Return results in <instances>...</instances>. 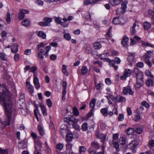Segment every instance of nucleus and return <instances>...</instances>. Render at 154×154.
Returning a JSON list of instances; mask_svg holds the SVG:
<instances>
[{"label": "nucleus", "instance_id": "obj_27", "mask_svg": "<svg viewBox=\"0 0 154 154\" xmlns=\"http://www.w3.org/2000/svg\"><path fill=\"white\" fill-rule=\"evenodd\" d=\"M113 23L115 24H121L122 23L120 22V20L118 17L114 18L112 21Z\"/></svg>", "mask_w": 154, "mask_h": 154}, {"label": "nucleus", "instance_id": "obj_13", "mask_svg": "<svg viewBox=\"0 0 154 154\" xmlns=\"http://www.w3.org/2000/svg\"><path fill=\"white\" fill-rule=\"evenodd\" d=\"M33 104L35 106V109L34 110V113L35 117H36L37 121H38V115L37 114V112H38V105L37 104H36L35 102L34 101L33 102Z\"/></svg>", "mask_w": 154, "mask_h": 154}, {"label": "nucleus", "instance_id": "obj_28", "mask_svg": "<svg viewBox=\"0 0 154 154\" xmlns=\"http://www.w3.org/2000/svg\"><path fill=\"white\" fill-rule=\"evenodd\" d=\"M96 100L95 99H93L90 103V107L91 108V109H94V107Z\"/></svg>", "mask_w": 154, "mask_h": 154}, {"label": "nucleus", "instance_id": "obj_46", "mask_svg": "<svg viewBox=\"0 0 154 154\" xmlns=\"http://www.w3.org/2000/svg\"><path fill=\"white\" fill-rule=\"evenodd\" d=\"M78 120L75 119H73L72 120L71 119L69 120L68 124L70 125H72L74 123H77L78 122Z\"/></svg>", "mask_w": 154, "mask_h": 154}, {"label": "nucleus", "instance_id": "obj_29", "mask_svg": "<svg viewBox=\"0 0 154 154\" xmlns=\"http://www.w3.org/2000/svg\"><path fill=\"white\" fill-rule=\"evenodd\" d=\"M88 68L86 66H83L81 69L82 73V75L86 74L88 72Z\"/></svg>", "mask_w": 154, "mask_h": 154}, {"label": "nucleus", "instance_id": "obj_9", "mask_svg": "<svg viewBox=\"0 0 154 154\" xmlns=\"http://www.w3.org/2000/svg\"><path fill=\"white\" fill-rule=\"evenodd\" d=\"M128 38L126 36H124L121 41V44L124 47H126L128 45Z\"/></svg>", "mask_w": 154, "mask_h": 154}, {"label": "nucleus", "instance_id": "obj_34", "mask_svg": "<svg viewBox=\"0 0 154 154\" xmlns=\"http://www.w3.org/2000/svg\"><path fill=\"white\" fill-rule=\"evenodd\" d=\"M136 26V23H134V24L133 25V26L131 28V35H134L135 33L136 30L135 29V27Z\"/></svg>", "mask_w": 154, "mask_h": 154}, {"label": "nucleus", "instance_id": "obj_18", "mask_svg": "<svg viewBox=\"0 0 154 154\" xmlns=\"http://www.w3.org/2000/svg\"><path fill=\"white\" fill-rule=\"evenodd\" d=\"M40 106L43 113V115L45 116H46L47 115V113L46 112V108L44 104L42 103L40 104Z\"/></svg>", "mask_w": 154, "mask_h": 154}, {"label": "nucleus", "instance_id": "obj_7", "mask_svg": "<svg viewBox=\"0 0 154 154\" xmlns=\"http://www.w3.org/2000/svg\"><path fill=\"white\" fill-rule=\"evenodd\" d=\"M139 144L137 140H134L131 141L128 145V147L130 149H134V148Z\"/></svg>", "mask_w": 154, "mask_h": 154}, {"label": "nucleus", "instance_id": "obj_11", "mask_svg": "<svg viewBox=\"0 0 154 154\" xmlns=\"http://www.w3.org/2000/svg\"><path fill=\"white\" fill-rule=\"evenodd\" d=\"M150 57L148 55L146 54L144 55V60L146 63L150 67H151L152 64L149 60Z\"/></svg>", "mask_w": 154, "mask_h": 154}, {"label": "nucleus", "instance_id": "obj_37", "mask_svg": "<svg viewBox=\"0 0 154 154\" xmlns=\"http://www.w3.org/2000/svg\"><path fill=\"white\" fill-rule=\"evenodd\" d=\"M141 42L143 46L145 47L150 46L152 48L154 47V45H151L148 42H145L144 41H141Z\"/></svg>", "mask_w": 154, "mask_h": 154}, {"label": "nucleus", "instance_id": "obj_43", "mask_svg": "<svg viewBox=\"0 0 154 154\" xmlns=\"http://www.w3.org/2000/svg\"><path fill=\"white\" fill-rule=\"evenodd\" d=\"M63 37L65 39L67 40H69L71 38V35L68 33H65L63 35Z\"/></svg>", "mask_w": 154, "mask_h": 154}, {"label": "nucleus", "instance_id": "obj_50", "mask_svg": "<svg viewBox=\"0 0 154 154\" xmlns=\"http://www.w3.org/2000/svg\"><path fill=\"white\" fill-rule=\"evenodd\" d=\"M120 143L121 144L124 145L125 143V139L124 137H120L119 139Z\"/></svg>", "mask_w": 154, "mask_h": 154}, {"label": "nucleus", "instance_id": "obj_33", "mask_svg": "<svg viewBox=\"0 0 154 154\" xmlns=\"http://www.w3.org/2000/svg\"><path fill=\"white\" fill-rule=\"evenodd\" d=\"M91 145L93 148L96 149H99L100 148V146L98 143L95 141L92 142Z\"/></svg>", "mask_w": 154, "mask_h": 154}, {"label": "nucleus", "instance_id": "obj_54", "mask_svg": "<svg viewBox=\"0 0 154 154\" xmlns=\"http://www.w3.org/2000/svg\"><path fill=\"white\" fill-rule=\"evenodd\" d=\"M92 0H85L84 1V4L85 5H87L89 4H92Z\"/></svg>", "mask_w": 154, "mask_h": 154}, {"label": "nucleus", "instance_id": "obj_64", "mask_svg": "<svg viewBox=\"0 0 154 154\" xmlns=\"http://www.w3.org/2000/svg\"><path fill=\"white\" fill-rule=\"evenodd\" d=\"M73 145L71 143H68L66 144V147L67 148L70 149H72Z\"/></svg>", "mask_w": 154, "mask_h": 154}, {"label": "nucleus", "instance_id": "obj_57", "mask_svg": "<svg viewBox=\"0 0 154 154\" xmlns=\"http://www.w3.org/2000/svg\"><path fill=\"white\" fill-rule=\"evenodd\" d=\"M37 69V68L35 66H32L30 69V72H32L34 73H34H35V72Z\"/></svg>", "mask_w": 154, "mask_h": 154}, {"label": "nucleus", "instance_id": "obj_15", "mask_svg": "<svg viewBox=\"0 0 154 154\" xmlns=\"http://www.w3.org/2000/svg\"><path fill=\"white\" fill-rule=\"evenodd\" d=\"M26 86L27 88L28 91L30 93H33V88L32 85H31L30 83L28 82H26Z\"/></svg>", "mask_w": 154, "mask_h": 154}, {"label": "nucleus", "instance_id": "obj_14", "mask_svg": "<svg viewBox=\"0 0 154 154\" xmlns=\"http://www.w3.org/2000/svg\"><path fill=\"white\" fill-rule=\"evenodd\" d=\"M123 0H110V4L113 6H116L119 4Z\"/></svg>", "mask_w": 154, "mask_h": 154}, {"label": "nucleus", "instance_id": "obj_8", "mask_svg": "<svg viewBox=\"0 0 154 154\" xmlns=\"http://www.w3.org/2000/svg\"><path fill=\"white\" fill-rule=\"evenodd\" d=\"M33 83L36 89L38 88V79L37 75L34 73L33 75Z\"/></svg>", "mask_w": 154, "mask_h": 154}, {"label": "nucleus", "instance_id": "obj_16", "mask_svg": "<svg viewBox=\"0 0 154 154\" xmlns=\"http://www.w3.org/2000/svg\"><path fill=\"white\" fill-rule=\"evenodd\" d=\"M18 147L20 149H23L26 147V144L24 141H21L19 143Z\"/></svg>", "mask_w": 154, "mask_h": 154}, {"label": "nucleus", "instance_id": "obj_12", "mask_svg": "<svg viewBox=\"0 0 154 154\" xmlns=\"http://www.w3.org/2000/svg\"><path fill=\"white\" fill-rule=\"evenodd\" d=\"M152 79H149L146 81V83L147 86H152L153 85V79L154 77L153 75H152Z\"/></svg>", "mask_w": 154, "mask_h": 154}, {"label": "nucleus", "instance_id": "obj_47", "mask_svg": "<svg viewBox=\"0 0 154 154\" xmlns=\"http://www.w3.org/2000/svg\"><path fill=\"white\" fill-rule=\"evenodd\" d=\"M56 147L57 149L61 150L63 149V145L62 143H60L56 145Z\"/></svg>", "mask_w": 154, "mask_h": 154}, {"label": "nucleus", "instance_id": "obj_39", "mask_svg": "<svg viewBox=\"0 0 154 154\" xmlns=\"http://www.w3.org/2000/svg\"><path fill=\"white\" fill-rule=\"evenodd\" d=\"M11 20V14L9 12H8L7 14L6 21L7 23L9 24L10 23Z\"/></svg>", "mask_w": 154, "mask_h": 154}, {"label": "nucleus", "instance_id": "obj_53", "mask_svg": "<svg viewBox=\"0 0 154 154\" xmlns=\"http://www.w3.org/2000/svg\"><path fill=\"white\" fill-rule=\"evenodd\" d=\"M45 54V53L44 51L42 50V49H40V52H39V57L41 59H42L44 57L43 55Z\"/></svg>", "mask_w": 154, "mask_h": 154}, {"label": "nucleus", "instance_id": "obj_48", "mask_svg": "<svg viewBox=\"0 0 154 154\" xmlns=\"http://www.w3.org/2000/svg\"><path fill=\"white\" fill-rule=\"evenodd\" d=\"M39 133L40 135L43 136L45 134L43 129L41 125H39Z\"/></svg>", "mask_w": 154, "mask_h": 154}, {"label": "nucleus", "instance_id": "obj_40", "mask_svg": "<svg viewBox=\"0 0 154 154\" xmlns=\"http://www.w3.org/2000/svg\"><path fill=\"white\" fill-rule=\"evenodd\" d=\"M117 100L118 101L117 102H123L126 101V99L125 98L120 96H117Z\"/></svg>", "mask_w": 154, "mask_h": 154}, {"label": "nucleus", "instance_id": "obj_42", "mask_svg": "<svg viewBox=\"0 0 154 154\" xmlns=\"http://www.w3.org/2000/svg\"><path fill=\"white\" fill-rule=\"evenodd\" d=\"M39 36L43 39H45L46 38V34L42 31H39Z\"/></svg>", "mask_w": 154, "mask_h": 154}, {"label": "nucleus", "instance_id": "obj_35", "mask_svg": "<svg viewBox=\"0 0 154 154\" xmlns=\"http://www.w3.org/2000/svg\"><path fill=\"white\" fill-rule=\"evenodd\" d=\"M140 114L137 113L133 117V119L136 122L139 121L141 119Z\"/></svg>", "mask_w": 154, "mask_h": 154}, {"label": "nucleus", "instance_id": "obj_60", "mask_svg": "<svg viewBox=\"0 0 154 154\" xmlns=\"http://www.w3.org/2000/svg\"><path fill=\"white\" fill-rule=\"evenodd\" d=\"M66 132V130L64 129H62L61 128H60V132L61 135L62 136H64V134Z\"/></svg>", "mask_w": 154, "mask_h": 154}, {"label": "nucleus", "instance_id": "obj_59", "mask_svg": "<svg viewBox=\"0 0 154 154\" xmlns=\"http://www.w3.org/2000/svg\"><path fill=\"white\" fill-rule=\"evenodd\" d=\"M118 118L119 121H122L124 119V115L122 114H119Z\"/></svg>", "mask_w": 154, "mask_h": 154}, {"label": "nucleus", "instance_id": "obj_31", "mask_svg": "<svg viewBox=\"0 0 154 154\" xmlns=\"http://www.w3.org/2000/svg\"><path fill=\"white\" fill-rule=\"evenodd\" d=\"M112 141L114 147L118 151H119L120 149H119V143L114 140H112Z\"/></svg>", "mask_w": 154, "mask_h": 154}, {"label": "nucleus", "instance_id": "obj_19", "mask_svg": "<svg viewBox=\"0 0 154 154\" xmlns=\"http://www.w3.org/2000/svg\"><path fill=\"white\" fill-rule=\"evenodd\" d=\"M18 46L17 44H15L11 47L12 52L15 53L18 51Z\"/></svg>", "mask_w": 154, "mask_h": 154}, {"label": "nucleus", "instance_id": "obj_41", "mask_svg": "<svg viewBox=\"0 0 154 154\" xmlns=\"http://www.w3.org/2000/svg\"><path fill=\"white\" fill-rule=\"evenodd\" d=\"M88 128V124L87 123H85L82 125L81 129L82 131H86L87 130Z\"/></svg>", "mask_w": 154, "mask_h": 154}, {"label": "nucleus", "instance_id": "obj_36", "mask_svg": "<svg viewBox=\"0 0 154 154\" xmlns=\"http://www.w3.org/2000/svg\"><path fill=\"white\" fill-rule=\"evenodd\" d=\"M86 151V148L83 146H81L79 148V152L81 154L82 152H84Z\"/></svg>", "mask_w": 154, "mask_h": 154}, {"label": "nucleus", "instance_id": "obj_1", "mask_svg": "<svg viewBox=\"0 0 154 154\" xmlns=\"http://www.w3.org/2000/svg\"><path fill=\"white\" fill-rule=\"evenodd\" d=\"M12 95L8 90L3 85H0V103L2 104L5 109L7 119L1 123L5 128L10 124L12 109L11 98Z\"/></svg>", "mask_w": 154, "mask_h": 154}, {"label": "nucleus", "instance_id": "obj_2", "mask_svg": "<svg viewBox=\"0 0 154 154\" xmlns=\"http://www.w3.org/2000/svg\"><path fill=\"white\" fill-rule=\"evenodd\" d=\"M31 135L32 137L34 139L35 151L34 154H38V141L37 140L35 139L37 137V135L33 132H32Z\"/></svg>", "mask_w": 154, "mask_h": 154}, {"label": "nucleus", "instance_id": "obj_38", "mask_svg": "<svg viewBox=\"0 0 154 154\" xmlns=\"http://www.w3.org/2000/svg\"><path fill=\"white\" fill-rule=\"evenodd\" d=\"M125 12V11H124L121 8H118L116 11V14L120 15L121 14H123Z\"/></svg>", "mask_w": 154, "mask_h": 154}, {"label": "nucleus", "instance_id": "obj_58", "mask_svg": "<svg viewBox=\"0 0 154 154\" xmlns=\"http://www.w3.org/2000/svg\"><path fill=\"white\" fill-rule=\"evenodd\" d=\"M0 153L1 154H8V152L6 149L3 150L1 148H0Z\"/></svg>", "mask_w": 154, "mask_h": 154}, {"label": "nucleus", "instance_id": "obj_26", "mask_svg": "<svg viewBox=\"0 0 154 154\" xmlns=\"http://www.w3.org/2000/svg\"><path fill=\"white\" fill-rule=\"evenodd\" d=\"M144 29L145 30H148L151 27V25L149 23L147 22H145L143 24Z\"/></svg>", "mask_w": 154, "mask_h": 154}, {"label": "nucleus", "instance_id": "obj_51", "mask_svg": "<svg viewBox=\"0 0 154 154\" xmlns=\"http://www.w3.org/2000/svg\"><path fill=\"white\" fill-rule=\"evenodd\" d=\"M73 111L74 115L75 116H77L79 115V112L78 109L76 107H74Z\"/></svg>", "mask_w": 154, "mask_h": 154}, {"label": "nucleus", "instance_id": "obj_44", "mask_svg": "<svg viewBox=\"0 0 154 154\" xmlns=\"http://www.w3.org/2000/svg\"><path fill=\"white\" fill-rule=\"evenodd\" d=\"M0 58L2 60H7V58L6 57L5 54L0 53Z\"/></svg>", "mask_w": 154, "mask_h": 154}, {"label": "nucleus", "instance_id": "obj_32", "mask_svg": "<svg viewBox=\"0 0 154 154\" xmlns=\"http://www.w3.org/2000/svg\"><path fill=\"white\" fill-rule=\"evenodd\" d=\"M94 47L95 49L97 50L101 47V45L100 43L96 42L94 44Z\"/></svg>", "mask_w": 154, "mask_h": 154}, {"label": "nucleus", "instance_id": "obj_4", "mask_svg": "<svg viewBox=\"0 0 154 154\" xmlns=\"http://www.w3.org/2000/svg\"><path fill=\"white\" fill-rule=\"evenodd\" d=\"M132 73L131 71L129 69H126L124 71L123 75L120 77V79L122 80H125L126 78L130 76Z\"/></svg>", "mask_w": 154, "mask_h": 154}, {"label": "nucleus", "instance_id": "obj_55", "mask_svg": "<svg viewBox=\"0 0 154 154\" xmlns=\"http://www.w3.org/2000/svg\"><path fill=\"white\" fill-rule=\"evenodd\" d=\"M94 111V109H91L90 112L87 114V117L88 118H89L91 117L93 115V112Z\"/></svg>", "mask_w": 154, "mask_h": 154}, {"label": "nucleus", "instance_id": "obj_62", "mask_svg": "<svg viewBox=\"0 0 154 154\" xmlns=\"http://www.w3.org/2000/svg\"><path fill=\"white\" fill-rule=\"evenodd\" d=\"M20 55L18 54H16L14 56V60L15 61H18L19 60Z\"/></svg>", "mask_w": 154, "mask_h": 154}, {"label": "nucleus", "instance_id": "obj_21", "mask_svg": "<svg viewBox=\"0 0 154 154\" xmlns=\"http://www.w3.org/2000/svg\"><path fill=\"white\" fill-rule=\"evenodd\" d=\"M73 135L72 133H68L66 136V140H67V142L68 141H71L73 139Z\"/></svg>", "mask_w": 154, "mask_h": 154}, {"label": "nucleus", "instance_id": "obj_49", "mask_svg": "<svg viewBox=\"0 0 154 154\" xmlns=\"http://www.w3.org/2000/svg\"><path fill=\"white\" fill-rule=\"evenodd\" d=\"M46 102L47 105L49 107H52V103L50 99H47L46 100Z\"/></svg>", "mask_w": 154, "mask_h": 154}, {"label": "nucleus", "instance_id": "obj_17", "mask_svg": "<svg viewBox=\"0 0 154 154\" xmlns=\"http://www.w3.org/2000/svg\"><path fill=\"white\" fill-rule=\"evenodd\" d=\"M134 53H130L127 58L128 60L130 63H132L134 61Z\"/></svg>", "mask_w": 154, "mask_h": 154}, {"label": "nucleus", "instance_id": "obj_5", "mask_svg": "<svg viewBox=\"0 0 154 154\" xmlns=\"http://www.w3.org/2000/svg\"><path fill=\"white\" fill-rule=\"evenodd\" d=\"M123 93L124 95H126L128 93L130 95H132L134 92L130 86L125 87L123 88Z\"/></svg>", "mask_w": 154, "mask_h": 154}, {"label": "nucleus", "instance_id": "obj_25", "mask_svg": "<svg viewBox=\"0 0 154 154\" xmlns=\"http://www.w3.org/2000/svg\"><path fill=\"white\" fill-rule=\"evenodd\" d=\"M67 66L64 65H63L62 67V71L64 74L66 75H68V73L67 72V70L66 69Z\"/></svg>", "mask_w": 154, "mask_h": 154}, {"label": "nucleus", "instance_id": "obj_56", "mask_svg": "<svg viewBox=\"0 0 154 154\" xmlns=\"http://www.w3.org/2000/svg\"><path fill=\"white\" fill-rule=\"evenodd\" d=\"M135 132L138 134H140L142 133L143 131L142 129V128L139 127L137 128L135 130Z\"/></svg>", "mask_w": 154, "mask_h": 154}, {"label": "nucleus", "instance_id": "obj_52", "mask_svg": "<svg viewBox=\"0 0 154 154\" xmlns=\"http://www.w3.org/2000/svg\"><path fill=\"white\" fill-rule=\"evenodd\" d=\"M134 131V129L132 128H129L127 130V132L129 135L132 134Z\"/></svg>", "mask_w": 154, "mask_h": 154}, {"label": "nucleus", "instance_id": "obj_22", "mask_svg": "<svg viewBox=\"0 0 154 154\" xmlns=\"http://www.w3.org/2000/svg\"><path fill=\"white\" fill-rule=\"evenodd\" d=\"M128 3V1L127 0H125L122 4V7L121 8L124 11H125V10L127 8V5Z\"/></svg>", "mask_w": 154, "mask_h": 154}, {"label": "nucleus", "instance_id": "obj_61", "mask_svg": "<svg viewBox=\"0 0 154 154\" xmlns=\"http://www.w3.org/2000/svg\"><path fill=\"white\" fill-rule=\"evenodd\" d=\"M55 21L56 23L60 24L61 22V19L59 17H55Z\"/></svg>", "mask_w": 154, "mask_h": 154}, {"label": "nucleus", "instance_id": "obj_24", "mask_svg": "<svg viewBox=\"0 0 154 154\" xmlns=\"http://www.w3.org/2000/svg\"><path fill=\"white\" fill-rule=\"evenodd\" d=\"M105 97L107 98L108 100H109V99H110L114 102H117L118 101L117 100V97H114L113 95H110L108 96H106Z\"/></svg>", "mask_w": 154, "mask_h": 154}, {"label": "nucleus", "instance_id": "obj_3", "mask_svg": "<svg viewBox=\"0 0 154 154\" xmlns=\"http://www.w3.org/2000/svg\"><path fill=\"white\" fill-rule=\"evenodd\" d=\"M134 73L135 74L137 78V80H141L142 82L143 80V74L140 72L139 71L137 68H135L134 69Z\"/></svg>", "mask_w": 154, "mask_h": 154}, {"label": "nucleus", "instance_id": "obj_30", "mask_svg": "<svg viewBox=\"0 0 154 154\" xmlns=\"http://www.w3.org/2000/svg\"><path fill=\"white\" fill-rule=\"evenodd\" d=\"M107 111V108L102 109L100 110V112L103 115L105 116H107L108 115Z\"/></svg>", "mask_w": 154, "mask_h": 154}, {"label": "nucleus", "instance_id": "obj_10", "mask_svg": "<svg viewBox=\"0 0 154 154\" xmlns=\"http://www.w3.org/2000/svg\"><path fill=\"white\" fill-rule=\"evenodd\" d=\"M106 60L109 63V65L110 66H113L115 70H116L118 68V66H115L114 65V60H110L108 58H105Z\"/></svg>", "mask_w": 154, "mask_h": 154}, {"label": "nucleus", "instance_id": "obj_20", "mask_svg": "<svg viewBox=\"0 0 154 154\" xmlns=\"http://www.w3.org/2000/svg\"><path fill=\"white\" fill-rule=\"evenodd\" d=\"M30 23V21L27 19H24L22 22V25L25 26H29Z\"/></svg>", "mask_w": 154, "mask_h": 154}, {"label": "nucleus", "instance_id": "obj_45", "mask_svg": "<svg viewBox=\"0 0 154 154\" xmlns=\"http://www.w3.org/2000/svg\"><path fill=\"white\" fill-rule=\"evenodd\" d=\"M141 105L146 108H148L149 107V105L148 103L145 101H142L141 102Z\"/></svg>", "mask_w": 154, "mask_h": 154}, {"label": "nucleus", "instance_id": "obj_6", "mask_svg": "<svg viewBox=\"0 0 154 154\" xmlns=\"http://www.w3.org/2000/svg\"><path fill=\"white\" fill-rule=\"evenodd\" d=\"M29 11L27 10L21 9L19 14L18 18L20 20L23 19L25 17V14H28Z\"/></svg>", "mask_w": 154, "mask_h": 154}, {"label": "nucleus", "instance_id": "obj_23", "mask_svg": "<svg viewBox=\"0 0 154 154\" xmlns=\"http://www.w3.org/2000/svg\"><path fill=\"white\" fill-rule=\"evenodd\" d=\"M44 20L46 24L48 25L47 26H50V23L52 21V19L51 18L46 17L44 18Z\"/></svg>", "mask_w": 154, "mask_h": 154}, {"label": "nucleus", "instance_id": "obj_63", "mask_svg": "<svg viewBox=\"0 0 154 154\" xmlns=\"http://www.w3.org/2000/svg\"><path fill=\"white\" fill-rule=\"evenodd\" d=\"M45 151L48 154H50L51 152V150L49 146H47L45 148Z\"/></svg>", "mask_w": 154, "mask_h": 154}]
</instances>
